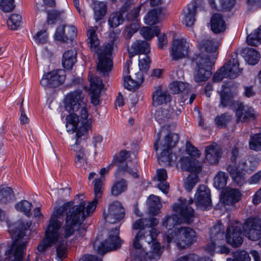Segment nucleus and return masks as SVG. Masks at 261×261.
<instances>
[{"label": "nucleus", "instance_id": "obj_1", "mask_svg": "<svg viewBox=\"0 0 261 261\" xmlns=\"http://www.w3.org/2000/svg\"><path fill=\"white\" fill-rule=\"evenodd\" d=\"M219 42L213 39H203L199 44L201 54L196 55L193 61L195 66L194 79L196 83L204 82L212 75L211 66L216 59Z\"/></svg>", "mask_w": 261, "mask_h": 261}, {"label": "nucleus", "instance_id": "obj_2", "mask_svg": "<svg viewBox=\"0 0 261 261\" xmlns=\"http://www.w3.org/2000/svg\"><path fill=\"white\" fill-rule=\"evenodd\" d=\"M88 43L92 51H96L98 58L97 69L103 76H107L112 67V62L109 56L117 47L118 40L114 32L109 34V42L100 49H97L99 44V41L96 34L95 30L91 28L87 32Z\"/></svg>", "mask_w": 261, "mask_h": 261}, {"label": "nucleus", "instance_id": "obj_3", "mask_svg": "<svg viewBox=\"0 0 261 261\" xmlns=\"http://www.w3.org/2000/svg\"><path fill=\"white\" fill-rule=\"evenodd\" d=\"M87 99L82 90H76L68 93L64 99V108L69 113L75 112L81 108L80 115L82 125L79 128V135L81 133L86 134L88 129H90L92 125L91 119L86 109Z\"/></svg>", "mask_w": 261, "mask_h": 261}, {"label": "nucleus", "instance_id": "obj_4", "mask_svg": "<svg viewBox=\"0 0 261 261\" xmlns=\"http://www.w3.org/2000/svg\"><path fill=\"white\" fill-rule=\"evenodd\" d=\"M85 205V202L82 201L78 205L69 206L68 211L66 212L65 224L61 231L64 239H67L77 231L86 218L93 212H89L88 204L86 207Z\"/></svg>", "mask_w": 261, "mask_h": 261}, {"label": "nucleus", "instance_id": "obj_5", "mask_svg": "<svg viewBox=\"0 0 261 261\" xmlns=\"http://www.w3.org/2000/svg\"><path fill=\"white\" fill-rule=\"evenodd\" d=\"M193 202L192 199L189 201L186 199H179V203L174 204L172 208L173 211L180 214L181 218L175 215L167 216L163 220V225L167 229L171 230L182 223H192L195 217V212L194 209L190 206V204Z\"/></svg>", "mask_w": 261, "mask_h": 261}, {"label": "nucleus", "instance_id": "obj_6", "mask_svg": "<svg viewBox=\"0 0 261 261\" xmlns=\"http://www.w3.org/2000/svg\"><path fill=\"white\" fill-rule=\"evenodd\" d=\"M45 238L42 240L37 247L36 253H44L53 245L56 246L57 259L61 261L67 256V241L61 233H58L47 227L45 231Z\"/></svg>", "mask_w": 261, "mask_h": 261}, {"label": "nucleus", "instance_id": "obj_7", "mask_svg": "<svg viewBox=\"0 0 261 261\" xmlns=\"http://www.w3.org/2000/svg\"><path fill=\"white\" fill-rule=\"evenodd\" d=\"M179 137L177 134L169 133L160 143V149L162 152L159 157V161L168 165L177 160L176 155L173 153L171 150L179 141Z\"/></svg>", "mask_w": 261, "mask_h": 261}, {"label": "nucleus", "instance_id": "obj_8", "mask_svg": "<svg viewBox=\"0 0 261 261\" xmlns=\"http://www.w3.org/2000/svg\"><path fill=\"white\" fill-rule=\"evenodd\" d=\"M196 240L195 231L189 227H180L176 228L173 234L167 237L168 242L172 241L176 243L180 248H185Z\"/></svg>", "mask_w": 261, "mask_h": 261}, {"label": "nucleus", "instance_id": "obj_9", "mask_svg": "<svg viewBox=\"0 0 261 261\" xmlns=\"http://www.w3.org/2000/svg\"><path fill=\"white\" fill-rule=\"evenodd\" d=\"M90 129L86 130V134L81 133V135H79V129H77L75 137L70 140L69 144L71 147V149L75 152V163L76 166L78 167L86 168L87 164V158L85 153L84 148L80 145L81 140L85 139L88 135Z\"/></svg>", "mask_w": 261, "mask_h": 261}, {"label": "nucleus", "instance_id": "obj_10", "mask_svg": "<svg viewBox=\"0 0 261 261\" xmlns=\"http://www.w3.org/2000/svg\"><path fill=\"white\" fill-rule=\"evenodd\" d=\"M119 226L112 229L108 233V238L101 243L97 248V252L104 254L107 252L119 249L122 243L119 237Z\"/></svg>", "mask_w": 261, "mask_h": 261}, {"label": "nucleus", "instance_id": "obj_11", "mask_svg": "<svg viewBox=\"0 0 261 261\" xmlns=\"http://www.w3.org/2000/svg\"><path fill=\"white\" fill-rule=\"evenodd\" d=\"M129 152L126 150L120 151L118 155L114 156L112 162V164L118 167V170L119 171L126 172L130 174L134 178H138V162L137 161L134 162V166L133 168L131 165H128L125 163V160L128 158Z\"/></svg>", "mask_w": 261, "mask_h": 261}, {"label": "nucleus", "instance_id": "obj_12", "mask_svg": "<svg viewBox=\"0 0 261 261\" xmlns=\"http://www.w3.org/2000/svg\"><path fill=\"white\" fill-rule=\"evenodd\" d=\"M242 228L245 236L251 241L261 238V220L258 217H251L245 220Z\"/></svg>", "mask_w": 261, "mask_h": 261}, {"label": "nucleus", "instance_id": "obj_13", "mask_svg": "<svg viewBox=\"0 0 261 261\" xmlns=\"http://www.w3.org/2000/svg\"><path fill=\"white\" fill-rule=\"evenodd\" d=\"M241 229L242 223L238 221L231 223L227 228L226 240L233 247H239L243 243Z\"/></svg>", "mask_w": 261, "mask_h": 261}, {"label": "nucleus", "instance_id": "obj_14", "mask_svg": "<svg viewBox=\"0 0 261 261\" xmlns=\"http://www.w3.org/2000/svg\"><path fill=\"white\" fill-rule=\"evenodd\" d=\"M65 80L64 70H53L43 75L40 84L44 88H55L63 84Z\"/></svg>", "mask_w": 261, "mask_h": 261}, {"label": "nucleus", "instance_id": "obj_15", "mask_svg": "<svg viewBox=\"0 0 261 261\" xmlns=\"http://www.w3.org/2000/svg\"><path fill=\"white\" fill-rule=\"evenodd\" d=\"M105 220L109 223L114 224L120 221L125 215V211L121 203L118 201L112 202L107 211L103 212Z\"/></svg>", "mask_w": 261, "mask_h": 261}, {"label": "nucleus", "instance_id": "obj_16", "mask_svg": "<svg viewBox=\"0 0 261 261\" xmlns=\"http://www.w3.org/2000/svg\"><path fill=\"white\" fill-rule=\"evenodd\" d=\"M157 234V230L155 228H151L148 231H147L146 233H143L142 231H139L135 237L133 241L134 249L140 251L141 256H143V252L145 251L142 245L143 241L144 240L145 242L149 244L153 240L155 239Z\"/></svg>", "mask_w": 261, "mask_h": 261}, {"label": "nucleus", "instance_id": "obj_17", "mask_svg": "<svg viewBox=\"0 0 261 261\" xmlns=\"http://www.w3.org/2000/svg\"><path fill=\"white\" fill-rule=\"evenodd\" d=\"M189 48V43L185 39H174L170 49V55L172 60L177 61L186 58L188 55Z\"/></svg>", "mask_w": 261, "mask_h": 261}, {"label": "nucleus", "instance_id": "obj_18", "mask_svg": "<svg viewBox=\"0 0 261 261\" xmlns=\"http://www.w3.org/2000/svg\"><path fill=\"white\" fill-rule=\"evenodd\" d=\"M73 203V202H69L65 203L61 206L55 207L51 214L49 223L47 227L58 233H61L60 230L61 228L62 223L58 219L62 217L65 212L66 213L68 211L69 206L72 205Z\"/></svg>", "mask_w": 261, "mask_h": 261}, {"label": "nucleus", "instance_id": "obj_19", "mask_svg": "<svg viewBox=\"0 0 261 261\" xmlns=\"http://www.w3.org/2000/svg\"><path fill=\"white\" fill-rule=\"evenodd\" d=\"M242 68L239 67L238 54L234 53L231 55V59L223 67L222 69L225 72L227 78L235 79L241 73Z\"/></svg>", "mask_w": 261, "mask_h": 261}, {"label": "nucleus", "instance_id": "obj_20", "mask_svg": "<svg viewBox=\"0 0 261 261\" xmlns=\"http://www.w3.org/2000/svg\"><path fill=\"white\" fill-rule=\"evenodd\" d=\"M194 198L197 206L202 209H205L211 204L210 190L204 185L198 187Z\"/></svg>", "mask_w": 261, "mask_h": 261}, {"label": "nucleus", "instance_id": "obj_21", "mask_svg": "<svg viewBox=\"0 0 261 261\" xmlns=\"http://www.w3.org/2000/svg\"><path fill=\"white\" fill-rule=\"evenodd\" d=\"M224 233V227L221 223H218L210 229L211 243L207 247V250L210 253L212 254L214 252L217 242L223 240Z\"/></svg>", "mask_w": 261, "mask_h": 261}, {"label": "nucleus", "instance_id": "obj_22", "mask_svg": "<svg viewBox=\"0 0 261 261\" xmlns=\"http://www.w3.org/2000/svg\"><path fill=\"white\" fill-rule=\"evenodd\" d=\"M235 113L238 122H245L254 117L253 110L241 101H236Z\"/></svg>", "mask_w": 261, "mask_h": 261}, {"label": "nucleus", "instance_id": "obj_23", "mask_svg": "<svg viewBox=\"0 0 261 261\" xmlns=\"http://www.w3.org/2000/svg\"><path fill=\"white\" fill-rule=\"evenodd\" d=\"M222 154L221 148L216 143L207 146L205 148V160L210 164H217Z\"/></svg>", "mask_w": 261, "mask_h": 261}, {"label": "nucleus", "instance_id": "obj_24", "mask_svg": "<svg viewBox=\"0 0 261 261\" xmlns=\"http://www.w3.org/2000/svg\"><path fill=\"white\" fill-rule=\"evenodd\" d=\"M94 198L88 203V211L94 212L98 203V200L102 197L104 190L103 181L100 178H95L93 181Z\"/></svg>", "mask_w": 261, "mask_h": 261}, {"label": "nucleus", "instance_id": "obj_25", "mask_svg": "<svg viewBox=\"0 0 261 261\" xmlns=\"http://www.w3.org/2000/svg\"><path fill=\"white\" fill-rule=\"evenodd\" d=\"M89 80L91 84V91L92 93L91 96V102L95 106L99 103V94L103 87L102 81L97 76L92 75L89 76Z\"/></svg>", "mask_w": 261, "mask_h": 261}, {"label": "nucleus", "instance_id": "obj_26", "mask_svg": "<svg viewBox=\"0 0 261 261\" xmlns=\"http://www.w3.org/2000/svg\"><path fill=\"white\" fill-rule=\"evenodd\" d=\"M181 168L196 175L202 169L200 163L192 156L184 157L180 159Z\"/></svg>", "mask_w": 261, "mask_h": 261}, {"label": "nucleus", "instance_id": "obj_27", "mask_svg": "<svg viewBox=\"0 0 261 261\" xmlns=\"http://www.w3.org/2000/svg\"><path fill=\"white\" fill-rule=\"evenodd\" d=\"M152 99L153 106H158L170 102L171 96L165 88L159 87L152 93Z\"/></svg>", "mask_w": 261, "mask_h": 261}, {"label": "nucleus", "instance_id": "obj_28", "mask_svg": "<svg viewBox=\"0 0 261 261\" xmlns=\"http://www.w3.org/2000/svg\"><path fill=\"white\" fill-rule=\"evenodd\" d=\"M173 109L167 105L152 112L154 118L160 124H163L172 117Z\"/></svg>", "mask_w": 261, "mask_h": 261}, {"label": "nucleus", "instance_id": "obj_29", "mask_svg": "<svg viewBox=\"0 0 261 261\" xmlns=\"http://www.w3.org/2000/svg\"><path fill=\"white\" fill-rule=\"evenodd\" d=\"M159 221L154 218L140 219L137 220L133 225V229L135 230L139 229L142 231L143 233H145L151 228L152 226L157 225Z\"/></svg>", "mask_w": 261, "mask_h": 261}, {"label": "nucleus", "instance_id": "obj_30", "mask_svg": "<svg viewBox=\"0 0 261 261\" xmlns=\"http://www.w3.org/2000/svg\"><path fill=\"white\" fill-rule=\"evenodd\" d=\"M211 30L215 34L223 33L226 29V24L223 16L219 13L213 14L210 21Z\"/></svg>", "mask_w": 261, "mask_h": 261}, {"label": "nucleus", "instance_id": "obj_31", "mask_svg": "<svg viewBox=\"0 0 261 261\" xmlns=\"http://www.w3.org/2000/svg\"><path fill=\"white\" fill-rule=\"evenodd\" d=\"M167 173L164 168L159 169L156 171L154 180L158 182L157 187L164 194L168 193L169 185L167 182Z\"/></svg>", "mask_w": 261, "mask_h": 261}, {"label": "nucleus", "instance_id": "obj_32", "mask_svg": "<svg viewBox=\"0 0 261 261\" xmlns=\"http://www.w3.org/2000/svg\"><path fill=\"white\" fill-rule=\"evenodd\" d=\"M197 9L195 3H191L187 5L183 10L182 22L187 27H192L195 22L196 11Z\"/></svg>", "mask_w": 261, "mask_h": 261}, {"label": "nucleus", "instance_id": "obj_33", "mask_svg": "<svg viewBox=\"0 0 261 261\" xmlns=\"http://www.w3.org/2000/svg\"><path fill=\"white\" fill-rule=\"evenodd\" d=\"M149 52V44L146 41L143 40H136L135 41L132 45L129 50V54L130 57H132L135 55L138 54H142L146 55Z\"/></svg>", "mask_w": 261, "mask_h": 261}, {"label": "nucleus", "instance_id": "obj_34", "mask_svg": "<svg viewBox=\"0 0 261 261\" xmlns=\"http://www.w3.org/2000/svg\"><path fill=\"white\" fill-rule=\"evenodd\" d=\"M241 198L240 191L236 189H227L223 193L221 200L226 205H233L239 202Z\"/></svg>", "mask_w": 261, "mask_h": 261}, {"label": "nucleus", "instance_id": "obj_35", "mask_svg": "<svg viewBox=\"0 0 261 261\" xmlns=\"http://www.w3.org/2000/svg\"><path fill=\"white\" fill-rule=\"evenodd\" d=\"M15 196L13 189L6 186H0V204H7L13 202Z\"/></svg>", "mask_w": 261, "mask_h": 261}, {"label": "nucleus", "instance_id": "obj_36", "mask_svg": "<svg viewBox=\"0 0 261 261\" xmlns=\"http://www.w3.org/2000/svg\"><path fill=\"white\" fill-rule=\"evenodd\" d=\"M142 70H139L132 75H129L128 79L131 81V84H129L127 81L125 83V88L129 91H135L143 83L144 81Z\"/></svg>", "mask_w": 261, "mask_h": 261}, {"label": "nucleus", "instance_id": "obj_37", "mask_svg": "<svg viewBox=\"0 0 261 261\" xmlns=\"http://www.w3.org/2000/svg\"><path fill=\"white\" fill-rule=\"evenodd\" d=\"M147 205L149 213L152 215L158 214L162 206L160 197L154 195L149 196L147 200Z\"/></svg>", "mask_w": 261, "mask_h": 261}, {"label": "nucleus", "instance_id": "obj_38", "mask_svg": "<svg viewBox=\"0 0 261 261\" xmlns=\"http://www.w3.org/2000/svg\"><path fill=\"white\" fill-rule=\"evenodd\" d=\"M155 239L153 240L150 243L151 245L150 246V250L148 252L143 251V257L148 258L149 259H158L161 256L162 253V249L161 247L160 244L154 241Z\"/></svg>", "mask_w": 261, "mask_h": 261}, {"label": "nucleus", "instance_id": "obj_39", "mask_svg": "<svg viewBox=\"0 0 261 261\" xmlns=\"http://www.w3.org/2000/svg\"><path fill=\"white\" fill-rule=\"evenodd\" d=\"M77 53L75 49L66 51L62 59V64L67 69H71L76 61Z\"/></svg>", "mask_w": 261, "mask_h": 261}, {"label": "nucleus", "instance_id": "obj_40", "mask_svg": "<svg viewBox=\"0 0 261 261\" xmlns=\"http://www.w3.org/2000/svg\"><path fill=\"white\" fill-rule=\"evenodd\" d=\"M141 7L142 5H140L131 9L128 5L123 6V7L126 10L125 12L127 11L126 19L132 23H140L139 16Z\"/></svg>", "mask_w": 261, "mask_h": 261}, {"label": "nucleus", "instance_id": "obj_41", "mask_svg": "<svg viewBox=\"0 0 261 261\" xmlns=\"http://www.w3.org/2000/svg\"><path fill=\"white\" fill-rule=\"evenodd\" d=\"M226 170L229 172L230 176L237 184L240 186L243 185L245 177V174L243 173L242 171L238 169L236 166L232 165H228L227 167Z\"/></svg>", "mask_w": 261, "mask_h": 261}, {"label": "nucleus", "instance_id": "obj_42", "mask_svg": "<svg viewBox=\"0 0 261 261\" xmlns=\"http://www.w3.org/2000/svg\"><path fill=\"white\" fill-rule=\"evenodd\" d=\"M127 181L125 179L120 178L116 180L111 188L112 195L118 196L126 191L127 189Z\"/></svg>", "mask_w": 261, "mask_h": 261}, {"label": "nucleus", "instance_id": "obj_43", "mask_svg": "<svg viewBox=\"0 0 261 261\" xmlns=\"http://www.w3.org/2000/svg\"><path fill=\"white\" fill-rule=\"evenodd\" d=\"M162 13V10L160 8L149 11L144 18L145 23L150 25L158 23L160 21Z\"/></svg>", "mask_w": 261, "mask_h": 261}, {"label": "nucleus", "instance_id": "obj_44", "mask_svg": "<svg viewBox=\"0 0 261 261\" xmlns=\"http://www.w3.org/2000/svg\"><path fill=\"white\" fill-rule=\"evenodd\" d=\"M69 114L66 118V127L68 132L73 133L77 129L80 122L79 116L74 112L69 113Z\"/></svg>", "mask_w": 261, "mask_h": 261}, {"label": "nucleus", "instance_id": "obj_45", "mask_svg": "<svg viewBox=\"0 0 261 261\" xmlns=\"http://www.w3.org/2000/svg\"><path fill=\"white\" fill-rule=\"evenodd\" d=\"M92 8L94 11V17L96 22L101 20L107 12V5L103 2H95Z\"/></svg>", "mask_w": 261, "mask_h": 261}, {"label": "nucleus", "instance_id": "obj_46", "mask_svg": "<svg viewBox=\"0 0 261 261\" xmlns=\"http://www.w3.org/2000/svg\"><path fill=\"white\" fill-rule=\"evenodd\" d=\"M245 61L250 65H255L259 61L260 55L255 49L248 48L243 50Z\"/></svg>", "mask_w": 261, "mask_h": 261}, {"label": "nucleus", "instance_id": "obj_47", "mask_svg": "<svg viewBox=\"0 0 261 261\" xmlns=\"http://www.w3.org/2000/svg\"><path fill=\"white\" fill-rule=\"evenodd\" d=\"M124 9H125L124 7H122L119 11L110 15L108 19V23L111 28H116L122 23L124 20L123 14L126 10H123Z\"/></svg>", "mask_w": 261, "mask_h": 261}, {"label": "nucleus", "instance_id": "obj_48", "mask_svg": "<svg viewBox=\"0 0 261 261\" xmlns=\"http://www.w3.org/2000/svg\"><path fill=\"white\" fill-rule=\"evenodd\" d=\"M169 88L173 94H178L180 92L187 93L190 90V85L182 82H173L170 84Z\"/></svg>", "mask_w": 261, "mask_h": 261}, {"label": "nucleus", "instance_id": "obj_49", "mask_svg": "<svg viewBox=\"0 0 261 261\" xmlns=\"http://www.w3.org/2000/svg\"><path fill=\"white\" fill-rule=\"evenodd\" d=\"M247 43L252 46H257L261 43V28L259 27L249 34L247 38Z\"/></svg>", "mask_w": 261, "mask_h": 261}, {"label": "nucleus", "instance_id": "obj_50", "mask_svg": "<svg viewBox=\"0 0 261 261\" xmlns=\"http://www.w3.org/2000/svg\"><path fill=\"white\" fill-rule=\"evenodd\" d=\"M160 32L158 27L142 28L140 30V34L146 40H150L154 35H157Z\"/></svg>", "mask_w": 261, "mask_h": 261}, {"label": "nucleus", "instance_id": "obj_51", "mask_svg": "<svg viewBox=\"0 0 261 261\" xmlns=\"http://www.w3.org/2000/svg\"><path fill=\"white\" fill-rule=\"evenodd\" d=\"M249 146L251 150L256 151L261 150V133L255 134L250 136Z\"/></svg>", "mask_w": 261, "mask_h": 261}, {"label": "nucleus", "instance_id": "obj_52", "mask_svg": "<svg viewBox=\"0 0 261 261\" xmlns=\"http://www.w3.org/2000/svg\"><path fill=\"white\" fill-rule=\"evenodd\" d=\"M228 176L223 172H219L214 178V186L217 189H222L226 185Z\"/></svg>", "mask_w": 261, "mask_h": 261}, {"label": "nucleus", "instance_id": "obj_53", "mask_svg": "<svg viewBox=\"0 0 261 261\" xmlns=\"http://www.w3.org/2000/svg\"><path fill=\"white\" fill-rule=\"evenodd\" d=\"M32 206V203L25 200L20 201L15 205V207L17 211L23 213L28 216H29Z\"/></svg>", "mask_w": 261, "mask_h": 261}, {"label": "nucleus", "instance_id": "obj_54", "mask_svg": "<svg viewBox=\"0 0 261 261\" xmlns=\"http://www.w3.org/2000/svg\"><path fill=\"white\" fill-rule=\"evenodd\" d=\"M21 16L17 14L11 15L7 20V25L11 30H16L20 27Z\"/></svg>", "mask_w": 261, "mask_h": 261}, {"label": "nucleus", "instance_id": "obj_55", "mask_svg": "<svg viewBox=\"0 0 261 261\" xmlns=\"http://www.w3.org/2000/svg\"><path fill=\"white\" fill-rule=\"evenodd\" d=\"M233 258H227L226 261H250L248 253L244 250H238L232 253Z\"/></svg>", "mask_w": 261, "mask_h": 261}, {"label": "nucleus", "instance_id": "obj_56", "mask_svg": "<svg viewBox=\"0 0 261 261\" xmlns=\"http://www.w3.org/2000/svg\"><path fill=\"white\" fill-rule=\"evenodd\" d=\"M140 28V23H132L125 27L123 32L125 38L129 40L133 35L136 33Z\"/></svg>", "mask_w": 261, "mask_h": 261}, {"label": "nucleus", "instance_id": "obj_57", "mask_svg": "<svg viewBox=\"0 0 261 261\" xmlns=\"http://www.w3.org/2000/svg\"><path fill=\"white\" fill-rule=\"evenodd\" d=\"M221 103L220 106L222 107H231L233 106L235 108L236 102H234L232 98L226 92L220 93Z\"/></svg>", "mask_w": 261, "mask_h": 261}, {"label": "nucleus", "instance_id": "obj_58", "mask_svg": "<svg viewBox=\"0 0 261 261\" xmlns=\"http://www.w3.org/2000/svg\"><path fill=\"white\" fill-rule=\"evenodd\" d=\"M231 116L228 113H224L220 116H217L215 119L216 124L219 126H226L231 121Z\"/></svg>", "mask_w": 261, "mask_h": 261}, {"label": "nucleus", "instance_id": "obj_59", "mask_svg": "<svg viewBox=\"0 0 261 261\" xmlns=\"http://www.w3.org/2000/svg\"><path fill=\"white\" fill-rule=\"evenodd\" d=\"M65 35L64 42L72 41L76 36V29L73 25H65Z\"/></svg>", "mask_w": 261, "mask_h": 261}, {"label": "nucleus", "instance_id": "obj_60", "mask_svg": "<svg viewBox=\"0 0 261 261\" xmlns=\"http://www.w3.org/2000/svg\"><path fill=\"white\" fill-rule=\"evenodd\" d=\"M15 7L14 0H1L0 9L5 13L12 11Z\"/></svg>", "mask_w": 261, "mask_h": 261}, {"label": "nucleus", "instance_id": "obj_61", "mask_svg": "<svg viewBox=\"0 0 261 261\" xmlns=\"http://www.w3.org/2000/svg\"><path fill=\"white\" fill-rule=\"evenodd\" d=\"M198 182V176L195 174H191L187 177V181L185 184V188L188 191L190 192Z\"/></svg>", "mask_w": 261, "mask_h": 261}, {"label": "nucleus", "instance_id": "obj_62", "mask_svg": "<svg viewBox=\"0 0 261 261\" xmlns=\"http://www.w3.org/2000/svg\"><path fill=\"white\" fill-rule=\"evenodd\" d=\"M34 38L38 44L46 43L48 40V34L46 30H41L38 32Z\"/></svg>", "mask_w": 261, "mask_h": 261}, {"label": "nucleus", "instance_id": "obj_63", "mask_svg": "<svg viewBox=\"0 0 261 261\" xmlns=\"http://www.w3.org/2000/svg\"><path fill=\"white\" fill-rule=\"evenodd\" d=\"M64 13V11L52 10L47 12V21L48 23H54L60 15Z\"/></svg>", "mask_w": 261, "mask_h": 261}, {"label": "nucleus", "instance_id": "obj_64", "mask_svg": "<svg viewBox=\"0 0 261 261\" xmlns=\"http://www.w3.org/2000/svg\"><path fill=\"white\" fill-rule=\"evenodd\" d=\"M139 61V65L140 70L144 71H147L150 66V60L149 57L146 55H145L143 58L140 59Z\"/></svg>", "mask_w": 261, "mask_h": 261}]
</instances>
